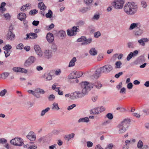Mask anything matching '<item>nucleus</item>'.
<instances>
[{"mask_svg": "<svg viewBox=\"0 0 149 149\" xmlns=\"http://www.w3.org/2000/svg\"><path fill=\"white\" fill-rule=\"evenodd\" d=\"M80 84L81 91H77L72 93V95L71 96L73 97V99L81 98L84 97L87 94L91 88H92L93 86V84L86 81L82 82Z\"/></svg>", "mask_w": 149, "mask_h": 149, "instance_id": "1", "label": "nucleus"}, {"mask_svg": "<svg viewBox=\"0 0 149 149\" xmlns=\"http://www.w3.org/2000/svg\"><path fill=\"white\" fill-rule=\"evenodd\" d=\"M124 9L125 12L127 14L132 15L136 13L138 10V6L134 2H128L125 4Z\"/></svg>", "mask_w": 149, "mask_h": 149, "instance_id": "2", "label": "nucleus"}, {"mask_svg": "<svg viewBox=\"0 0 149 149\" xmlns=\"http://www.w3.org/2000/svg\"><path fill=\"white\" fill-rule=\"evenodd\" d=\"M130 122L129 119H125L118 125V132L119 133H123L125 132Z\"/></svg>", "mask_w": 149, "mask_h": 149, "instance_id": "3", "label": "nucleus"}, {"mask_svg": "<svg viewBox=\"0 0 149 149\" xmlns=\"http://www.w3.org/2000/svg\"><path fill=\"white\" fill-rule=\"evenodd\" d=\"M124 2V0H116L113 2L112 5L116 9H120L123 8Z\"/></svg>", "mask_w": 149, "mask_h": 149, "instance_id": "4", "label": "nucleus"}, {"mask_svg": "<svg viewBox=\"0 0 149 149\" xmlns=\"http://www.w3.org/2000/svg\"><path fill=\"white\" fill-rule=\"evenodd\" d=\"M10 142L11 144L16 146H21L24 144L23 139L18 137L12 139Z\"/></svg>", "mask_w": 149, "mask_h": 149, "instance_id": "5", "label": "nucleus"}, {"mask_svg": "<svg viewBox=\"0 0 149 149\" xmlns=\"http://www.w3.org/2000/svg\"><path fill=\"white\" fill-rule=\"evenodd\" d=\"M36 58L33 56H30L26 60L24 64V65L25 67H28L32 64L33 63L36 61Z\"/></svg>", "mask_w": 149, "mask_h": 149, "instance_id": "6", "label": "nucleus"}, {"mask_svg": "<svg viewBox=\"0 0 149 149\" xmlns=\"http://www.w3.org/2000/svg\"><path fill=\"white\" fill-rule=\"evenodd\" d=\"M79 31V29L77 26H74L72 29H68L67 30V33L68 36H72L75 35L77 33L76 32Z\"/></svg>", "mask_w": 149, "mask_h": 149, "instance_id": "7", "label": "nucleus"}, {"mask_svg": "<svg viewBox=\"0 0 149 149\" xmlns=\"http://www.w3.org/2000/svg\"><path fill=\"white\" fill-rule=\"evenodd\" d=\"M101 68L102 72L107 73H109L112 70L113 67L111 65L108 64L101 67Z\"/></svg>", "mask_w": 149, "mask_h": 149, "instance_id": "8", "label": "nucleus"}, {"mask_svg": "<svg viewBox=\"0 0 149 149\" xmlns=\"http://www.w3.org/2000/svg\"><path fill=\"white\" fill-rule=\"evenodd\" d=\"M82 75L81 72H73L71 73L68 76V78L69 79H73L76 78H79Z\"/></svg>", "mask_w": 149, "mask_h": 149, "instance_id": "9", "label": "nucleus"}, {"mask_svg": "<svg viewBox=\"0 0 149 149\" xmlns=\"http://www.w3.org/2000/svg\"><path fill=\"white\" fill-rule=\"evenodd\" d=\"M6 38L7 40L10 41L14 40L15 38V34L10 30V29H9V31L7 34Z\"/></svg>", "mask_w": 149, "mask_h": 149, "instance_id": "10", "label": "nucleus"}, {"mask_svg": "<svg viewBox=\"0 0 149 149\" xmlns=\"http://www.w3.org/2000/svg\"><path fill=\"white\" fill-rule=\"evenodd\" d=\"M141 24L139 22L134 23L131 24L129 28V30H131L134 29H136L140 28L141 27Z\"/></svg>", "mask_w": 149, "mask_h": 149, "instance_id": "11", "label": "nucleus"}, {"mask_svg": "<svg viewBox=\"0 0 149 149\" xmlns=\"http://www.w3.org/2000/svg\"><path fill=\"white\" fill-rule=\"evenodd\" d=\"M26 37L24 38V40H27L29 38L33 39L36 38L38 37L37 34L33 33L26 34Z\"/></svg>", "mask_w": 149, "mask_h": 149, "instance_id": "12", "label": "nucleus"}, {"mask_svg": "<svg viewBox=\"0 0 149 149\" xmlns=\"http://www.w3.org/2000/svg\"><path fill=\"white\" fill-rule=\"evenodd\" d=\"M27 138L30 141H33L36 139V136L34 133L33 132H30L27 136Z\"/></svg>", "mask_w": 149, "mask_h": 149, "instance_id": "13", "label": "nucleus"}, {"mask_svg": "<svg viewBox=\"0 0 149 149\" xmlns=\"http://www.w3.org/2000/svg\"><path fill=\"white\" fill-rule=\"evenodd\" d=\"M34 49L36 53L39 56H42V54L41 52V48L38 45H35L34 46Z\"/></svg>", "mask_w": 149, "mask_h": 149, "instance_id": "14", "label": "nucleus"}, {"mask_svg": "<svg viewBox=\"0 0 149 149\" xmlns=\"http://www.w3.org/2000/svg\"><path fill=\"white\" fill-rule=\"evenodd\" d=\"M102 71V68H101V67L97 68L93 75L94 78L95 79H97L100 76Z\"/></svg>", "mask_w": 149, "mask_h": 149, "instance_id": "15", "label": "nucleus"}, {"mask_svg": "<svg viewBox=\"0 0 149 149\" xmlns=\"http://www.w3.org/2000/svg\"><path fill=\"white\" fill-rule=\"evenodd\" d=\"M143 33V30L140 29V28L136 29L134 31V35L136 37L141 36Z\"/></svg>", "mask_w": 149, "mask_h": 149, "instance_id": "16", "label": "nucleus"}, {"mask_svg": "<svg viewBox=\"0 0 149 149\" xmlns=\"http://www.w3.org/2000/svg\"><path fill=\"white\" fill-rule=\"evenodd\" d=\"M46 38L47 41L49 43L52 42L54 40L53 34L50 33H48L47 34Z\"/></svg>", "mask_w": 149, "mask_h": 149, "instance_id": "17", "label": "nucleus"}, {"mask_svg": "<svg viewBox=\"0 0 149 149\" xmlns=\"http://www.w3.org/2000/svg\"><path fill=\"white\" fill-rule=\"evenodd\" d=\"M52 52L51 50H46L44 52L45 57L48 59L51 58L52 56Z\"/></svg>", "mask_w": 149, "mask_h": 149, "instance_id": "18", "label": "nucleus"}, {"mask_svg": "<svg viewBox=\"0 0 149 149\" xmlns=\"http://www.w3.org/2000/svg\"><path fill=\"white\" fill-rule=\"evenodd\" d=\"M17 18L21 21L24 20L26 18V14L24 13H19L17 15Z\"/></svg>", "mask_w": 149, "mask_h": 149, "instance_id": "19", "label": "nucleus"}, {"mask_svg": "<svg viewBox=\"0 0 149 149\" xmlns=\"http://www.w3.org/2000/svg\"><path fill=\"white\" fill-rule=\"evenodd\" d=\"M51 71L48 73H46L44 74L43 77H44L47 81H49L52 79V75L51 74Z\"/></svg>", "mask_w": 149, "mask_h": 149, "instance_id": "20", "label": "nucleus"}, {"mask_svg": "<svg viewBox=\"0 0 149 149\" xmlns=\"http://www.w3.org/2000/svg\"><path fill=\"white\" fill-rule=\"evenodd\" d=\"M38 6L40 10L43 11H44L46 9V6L42 2L39 3L38 4Z\"/></svg>", "mask_w": 149, "mask_h": 149, "instance_id": "21", "label": "nucleus"}, {"mask_svg": "<svg viewBox=\"0 0 149 149\" xmlns=\"http://www.w3.org/2000/svg\"><path fill=\"white\" fill-rule=\"evenodd\" d=\"M148 40L147 38H143L141 39L138 41L139 43L141 45L144 46L145 45V42H148Z\"/></svg>", "mask_w": 149, "mask_h": 149, "instance_id": "22", "label": "nucleus"}, {"mask_svg": "<svg viewBox=\"0 0 149 149\" xmlns=\"http://www.w3.org/2000/svg\"><path fill=\"white\" fill-rule=\"evenodd\" d=\"M58 35L62 39H63L66 36V33L65 31L63 30L59 31Z\"/></svg>", "mask_w": 149, "mask_h": 149, "instance_id": "23", "label": "nucleus"}, {"mask_svg": "<svg viewBox=\"0 0 149 149\" xmlns=\"http://www.w3.org/2000/svg\"><path fill=\"white\" fill-rule=\"evenodd\" d=\"M76 58L74 57L70 62L68 67H71L74 66L75 65L74 63L76 61Z\"/></svg>", "mask_w": 149, "mask_h": 149, "instance_id": "24", "label": "nucleus"}, {"mask_svg": "<svg viewBox=\"0 0 149 149\" xmlns=\"http://www.w3.org/2000/svg\"><path fill=\"white\" fill-rule=\"evenodd\" d=\"M89 118L88 117H86L79 119L78 122L79 123L81 122L88 123L89 121Z\"/></svg>", "mask_w": 149, "mask_h": 149, "instance_id": "25", "label": "nucleus"}, {"mask_svg": "<svg viewBox=\"0 0 149 149\" xmlns=\"http://www.w3.org/2000/svg\"><path fill=\"white\" fill-rule=\"evenodd\" d=\"M91 111L93 114H97L101 113V111H100L99 107L95 108L91 110Z\"/></svg>", "mask_w": 149, "mask_h": 149, "instance_id": "26", "label": "nucleus"}, {"mask_svg": "<svg viewBox=\"0 0 149 149\" xmlns=\"http://www.w3.org/2000/svg\"><path fill=\"white\" fill-rule=\"evenodd\" d=\"M9 73L7 72H4L0 75V78L3 79H6L9 75Z\"/></svg>", "mask_w": 149, "mask_h": 149, "instance_id": "27", "label": "nucleus"}, {"mask_svg": "<svg viewBox=\"0 0 149 149\" xmlns=\"http://www.w3.org/2000/svg\"><path fill=\"white\" fill-rule=\"evenodd\" d=\"M74 134L72 133L70 134L66 135L65 136L64 138L65 139L67 140L68 141H69L71 138L74 137Z\"/></svg>", "mask_w": 149, "mask_h": 149, "instance_id": "28", "label": "nucleus"}, {"mask_svg": "<svg viewBox=\"0 0 149 149\" xmlns=\"http://www.w3.org/2000/svg\"><path fill=\"white\" fill-rule=\"evenodd\" d=\"M89 53L91 55L95 56L97 54V52L95 48H92L90 50Z\"/></svg>", "mask_w": 149, "mask_h": 149, "instance_id": "29", "label": "nucleus"}, {"mask_svg": "<svg viewBox=\"0 0 149 149\" xmlns=\"http://www.w3.org/2000/svg\"><path fill=\"white\" fill-rule=\"evenodd\" d=\"M35 93H40L41 94H44L45 93L44 91L39 88H37L35 90Z\"/></svg>", "mask_w": 149, "mask_h": 149, "instance_id": "30", "label": "nucleus"}, {"mask_svg": "<svg viewBox=\"0 0 149 149\" xmlns=\"http://www.w3.org/2000/svg\"><path fill=\"white\" fill-rule=\"evenodd\" d=\"M137 61L139 63H142L145 61L144 56L142 55L139 57L137 59Z\"/></svg>", "mask_w": 149, "mask_h": 149, "instance_id": "31", "label": "nucleus"}, {"mask_svg": "<svg viewBox=\"0 0 149 149\" xmlns=\"http://www.w3.org/2000/svg\"><path fill=\"white\" fill-rule=\"evenodd\" d=\"M92 41V39L91 38H90L88 39L86 38L84 42H83L82 43V45H87L91 43Z\"/></svg>", "mask_w": 149, "mask_h": 149, "instance_id": "32", "label": "nucleus"}, {"mask_svg": "<svg viewBox=\"0 0 149 149\" xmlns=\"http://www.w3.org/2000/svg\"><path fill=\"white\" fill-rule=\"evenodd\" d=\"M90 9V7H83L79 9V11L82 13H85L87 11Z\"/></svg>", "mask_w": 149, "mask_h": 149, "instance_id": "33", "label": "nucleus"}, {"mask_svg": "<svg viewBox=\"0 0 149 149\" xmlns=\"http://www.w3.org/2000/svg\"><path fill=\"white\" fill-rule=\"evenodd\" d=\"M143 146V143L141 140H139L137 143V146L138 148L140 149H143L142 148Z\"/></svg>", "mask_w": 149, "mask_h": 149, "instance_id": "34", "label": "nucleus"}, {"mask_svg": "<svg viewBox=\"0 0 149 149\" xmlns=\"http://www.w3.org/2000/svg\"><path fill=\"white\" fill-rule=\"evenodd\" d=\"M52 105L53 107L52 108V109H55L56 110H58L59 109L58 104L57 103L54 102L53 103Z\"/></svg>", "mask_w": 149, "mask_h": 149, "instance_id": "35", "label": "nucleus"}, {"mask_svg": "<svg viewBox=\"0 0 149 149\" xmlns=\"http://www.w3.org/2000/svg\"><path fill=\"white\" fill-rule=\"evenodd\" d=\"M50 108L49 107H47L45 109L42 110L41 113V116H43L45 114V113H46L48 112Z\"/></svg>", "mask_w": 149, "mask_h": 149, "instance_id": "36", "label": "nucleus"}, {"mask_svg": "<svg viewBox=\"0 0 149 149\" xmlns=\"http://www.w3.org/2000/svg\"><path fill=\"white\" fill-rule=\"evenodd\" d=\"M12 48V47L10 45H6L5 46L3 47V49L5 50H10V49Z\"/></svg>", "mask_w": 149, "mask_h": 149, "instance_id": "37", "label": "nucleus"}, {"mask_svg": "<svg viewBox=\"0 0 149 149\" xmlns=\"http://www.w3.org/2000/svg\"><path fill=\"white\" fill-rule=\"evenodd\" d=\"M28 92L29 93L32 94L37 98H39L40 97V96L39 95H37L35 93V91H34L32 90H29L28 91Z\"/></svg>", "mask_w": 149, "mask_h": 149, "instance_id": "38", "label": "nucleus"}, {"mask_svg": "<svg viewBox=\"0 0 149 149\" xmlns=\"http://www.w3.org/2000/svg\"><path fill=\"white\" fill-rule=\"evenodd\" d=\"M52 16V12L50 10H49L48 12L46 15V17L47 18H51Z\"/></svg>", "mask_w": 149, "mask_h": 149, "instance_id": "39", "label": "nucleus"}, {"mask_svg": "<svg viewBox=\"0 0 149 149\" xmlns=\"http://www.w3.org/2000/svg\"><path fill=\"white\" fill-rule=\"evenodd\" d=\"M127 47L129 48H133L134 47V45L133 42H130L127 43Z\"/></svg>", "mask_w": 149, "mask_h": 149, "instance_id": "40", "label": "nucleus"}, {"mask_svg": "<svg viewBox=\"0 0 149 149\" xmlns=\"http://www.w3.org/2000/svg\"><path fill=\"white\" fill-rule=\"evenodd\" d=\"M122 65V63L120 61H117L115 63V68H120V65Z\"/></svg>", "mask_w": 149, "mask_h": 149, "instance_id": "41", "label": "nucleus"}, {"mask_svg": "<svg viewBox=\"0 0 149 149\" xmlns=\"http://www.w3.org/2000/svg\"><path fill=\"white\" fill-rule=\"evenodd\" d=\"M7 92V90L6 89H4L0 92V96L3 97L5 95Z\"/></svg>", "mask_w": 149, "mask_h": 149, "instance_id": "42", "label": "nucleus"}, {"mask_svg": "<svg viewBox=\"0 0 149 149\" xmlns=\"http://www.w3.org/2000/svg\"><path fill=\"white\" fill-rule=\"evenodd\" d=\"M113 146L114 145L113 143H109L105 149H112Z\"/></svg>", "mask_w": 149, "mask_h": 149, "instance_id": "43", "label": "nucleus"}, {"mask_svg": "<svg viewBox=\"0 0 149 149\" xmlns=\"http://www.w3.org/2000/svg\"><path fill=\"white\" fill-rule=\"evenodd\" d=\"M133 56H134L133 53L131 52L127 56V61H130Z\"/></svg>", "mask_w": 149, "mask_h": 149, "instance_id": "44", "label": "nucleus"}, {"mask_svg": "<svg viewBox=\"0 0 149 149\" xmlns=\"http://www.w3.org/2000/svg\"><path fill=\"white\" fill-rule=\"evenodd\" d=\"M55 98V96L53 94L50 95L48 97V100L50 101H53Z\"/></svg>", "mask_w": 149, "mask_h": 149, "instance_id": "45", "label": "nucleus"}, {"mask_svg": "<svg viewBox=\"0 0 149 149\" xmlns=\"http://www.w3.org/2000/svg\"><path fill=\"white\" fill-rule=\"evenodd\" d=\"M37 146L35 144H33L30 145L28 147L27 149H37Z\"/></svg>", "mask_w": 149, "mask_h": 149, "instance_id": "46", "label": "nucleus"}, {"mask_svg": "<svg viewBox=\"0 0 149 149\" xmlns=\"http://www.w3.org/2000/svg\"><path fill=\"white\" fill-rule=\"evenodd\" d=\"M101 33L99 31H97L95 32L94 36L95 38H98L101 36Z\"/></svg>", "mask_w": 149, "mask_h": 149, "instance_id": "47", "label": "nucleus"}, {"mask_svg": "<svg viewBox=\"0 0 149 149\" xmlns=\"http://www.w3.org/2000/svg\"><path fill=\"white\" fill-rule=\"evenodd\" d=\"M141 5L144 8H145L147 6V3L145 1H141Z\"/></svg>", "mask_w": 149, "mask_h": 149, "instance_id": "48", "label": "nucleus"}, {"mask_svg": "<svg viewBox=\"0 0 149 149\" xmlns=\"http://www.w3.org/2000/svg\"><path fill=\"white\" fill-rule=\"evenodd\" d=\"M4 53H5L6 57L7 58L10 55L11 52L10 51V50H5V51L4 52Z\"/></svg>", "mask_w": 149, "mask_h": 149, "instance_id": "49", "label": "nucleus"}, {"mask_svg": "<svg viewBox=\"0 0 149 149\" xmlns=\"http://www.w3.org/2000/svg\"><path fill=\"white\" fill-rule=\"evenodd\" d=\"M38 11L36 9L30 11L29 14L30 15H34L38 13Z\"/></svg>", "mask_w": 149, "mask_h": 149, "instance_id": "50", "label": "nucleus"}, {"mask_svg": "<svg viewBox=\"0 0 149 149\" xmlns=\"http://www.w3.org/2000/svg\"><path fill=\"white\" fill-rule=\"evenodd\" d=\"M93 1V0H84V2L85 3L88 5H90Z\"/></svg>", "mask_w": 149, "mask_h": 149, "instance_id": "51", "label": "nucleus"}, {"mask_svg": "<svg viewBox=\"0 0 149 149\" xmlns=\"http://www.w3.org/2000/svg\"><path fill=\"white\" fill-rule=\"evenodd\" d=\"M24 47V45L22 43L19 44L17 46V49H22Z\"/></svg>", "mask_w": 149, "mask_h": 149, "instance_id": "52", "label": "nucleus"}, {"mask_svg": "<svg viewBox=\"0 0 149 149\" xmlns=\"http://www.w3.org/2000/svg\"><path fill=\"white\" fill-rule=\"evenodd\" d=\"M107 117L110 120L112 119L113 116L112 114L111 113H109L106 115Z\"/></svg>", "mask_w": 149, "mask_h": 149, "instance_id": "53", "label": "nucleus"}, {"mask_svg": "<svg viewBox=\"0 0 149 149\" xmlns=\"http://www.w3.org/2000/svg\"><path fill=\"white\" fill-rule=\"evenodd\" d=\"M95 86L96 88L100 89L102 86V84L99 83H98L97 82L95 83Z\"/></svg>", "mask_w": 149, "mask_h": 149, "instance_id": "54", "label": "nucleus"}, {"mask_svg": "<svg viewBox=\"0 0 149 149\" xmlns=\"http://www.w3.org/2000/svg\"><path fill=\"white\" fill-rule=\"evenodd\" d=\"M100 15L98 14H95L92 18V19L94 20H98L100 18Z\"/></svg>", "mask_w": 149, "mask_h": 149, "instance_id": "55", "label": "nucleus"}, {"mask_svg": "<svg viewBox=\"0 0 149 149\" xmlns=\"http://www.w3.org/2000/svg\"><path fill=\"white\" fill-rule=\"evenodd\" d=\"M20 68L15 67L13 68V70L16 72H19L20 71Z\"/></svg>", "mask_w": 149, "mask_h": 149, "instance_id": "56", "label": "nucleus"}, {"mask_svg": "<svg viewBox=\"0 0 149 149\" xmlns=\"http://www.w3.org/2000/svg\"><path fill=\"white\" fill-rule=\"evenodd\" d=\"M76 106V105L75 104H73L69 106L67 108V109L69 111V110L72 109L74 107H75Z\"/></svg>", "mask_w": 149, "mask_h": 149, "instance_id": "57", "label": "nucleus"}, {"mask_svg": "<svg viewBox=\"0 0 149 149\" xmlns=\"http://www.w3.org/2000/svg\"><path fill=\"white\" fill-rule=\"evenodd\" d=\"M19 72H21L23 73H26L28 71L26 69L22 68H20Z\"/></svg>", "mask_w": 149, "mask_h": 149, "instance_id": "58", "label": "nucleus"}, {"mask_svg": "<svg viewBox=\"0 0 149 149\" xmlns=\"http://www.w3.org/2000/svg\"><path fill=\"white\" fill-rule=\"evenodd\" d=\"M7 142V140L6 139L4 138L0 139V144L1 143H5Z\"/></svg>", "mask_w": 149, "mask_h": 149, "instance_id": "59", "label": "nucleus"}, {"mask_svg": "<svg viewBox=\"0 0 149 149\" xmlns=\"http://www.w3.org/2000/svg\"><path fill=\"white\" fill-rule=\"evenodd\" d=\"M110 123V121L109 120H107L104 121L102 123V126H105Z\"/></svg>", "mask_w": 149, "mask_h": 149, "instance_id": "60", "label": "nucleus"}, {"mask_svg": "<svg viewBox=\"0 0 149 149\" xmlns=\"http://www.w3.org/2000/svg\"><path fill=\"white\" fill-rule=\"evenodd\" d=\"M3 15L4 16V17L6 18V19H8L10 17V16L9 13H7L6 14H4Z\"/></svg>", "mask_w": 149, "mask_h": 149, "instance_id": "61", "label": "nucleus"}, {"mask_svg": "<svg viewBox=\"0 0 149 149\" xmlns=\"http://www.w3.org/2000/svg\"><path fill=\"white\" fill-rule=\"evenodd\" d=\"M87 146L89 148L92 146L93 143L90 141H88L87 142Z\"/></svg>", "mask_w": 149, "mask_h": 149, "instance_id": "62", "label": "nucleus"}, {"mask_svg": "<svg viewBox=\"0 0 149 149\" xmlns=\"http://www.w3.org/2000/svg\"><path fill=\"white\" fill-rule=\"evenodd\" d=\"M128 89H131L133 87V84L132 83H129L127 85Z\"/></svg>", "mask_w": 149, "mask_h": 149, "instance_id": "63", "label": "nucleus"}, {"mask_svg": "<svg viewBox=\"0 0 149 149\" xmlns=\"http://www.w3.org/2000/svg\"><path fill=\"white\" fill-rule=\"evenodd\" d=\"M56 144H54L53 145L49 146V149H56Z\"/></svg>", "mask_w": 149, "mask_h": 149, "instance_id": "64", "label": "nucleus"}]
</instances>
